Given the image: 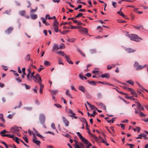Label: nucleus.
Here are the masks:
<instances>
[{"label":"nucleus","mask_w":148,"mask_h":148,"mask_svg":"<svg viewBox=\"0 0 148 148\" xmlns=\"http://www.w3.org/2000/svg\"><path fill=\"white\" fill-rule=\"evenodd\" d=\"M77 134L78 136H79V138L83 143L85 145H87V146H86V148H90L89 147L91 146L92 145L91 143L88 141V140L84 138L81 134L79 132H78L77 133Z\"/></svg>","instance_id":"1"},{"label":"nucleus","mask_w":148,"mask_h":148,"mask_svg":"<svg viewBox=\"0 0 148 148\" xmlns=\"http://www.w3.org/2000/svg\"><path fill=\"white\" fill-rule=\"evenodd\" d=\"M128 36L131 40L137 42L143 40L142 38L139 37L135 34H131L129 35Z\"/></svg>","instance_id":"2"},{"label":"nucleus","mask_w":148,"mask_h":148,"mask_svg":"<svg viewBox=\"0 0 148 148\" xmlns=\"http://www.w3.org/2000/svg\"><path fill=\"white\" fill-rule=\"evenodd\" d=\"M9 132L5 130H4L2 131L0 133V134L3 137H7L8 138H12L13 139L14 137V135H11L10 134H4L5 133H9Z\"/></svg>","instance_id":"3"},{"label":"nucleus","mask_w":148,"mask_h":148,"mask_svg":"<svg viewBox=\"0 0 148 148\" xmlns=\"http://www.w3.org/2000/svg\"><path fill=\"white\" fill-rule=\"evenodd\" d=\"M74 141L75 142L74 145L75 148H84V145L82 143L75 140H74Z\"/></svg>","instance_id":"4"},{"label":"nucleus","mask_w":148,"mask_h":148,"mask_svg":"<svg viewBox=\"0 0 148 148\" xmlns=\"http://www.w3.org/2000/svg\"><path fill=\"white\" fill-rule=\"evenodd\" d=\"M74 141L75 142L74 145L75 148H84V145L82 143L75 140H74Z\"/></svg>","instance_id":"5"},{"label":"nucleus","mask_w":148,"mask_h":148,"mask_svg":"<svg viewBox=\"0 0 148 148\" xmlns=\"http://www.w3.org/2000/svg\"><path fill=\"white\" fill-rule=\"evenodd\" d=\"M146 65H145L143 66H141L137 62H135L134 64V66L136 68V70H141L143 69L146 66Z\"/></svg>","instance_id":"6"},{"label":"nucleus","mask_w":148,"mask_h":148,"mask_svg":"<svg viewBox=\"0 0 148 148\" xmlns=\"http://www.w3.org/2000/svg\"><path fill=\"white\" fill-rule=\"evenodd\" d=\"M34 80L36 82L41 83L42 79L39 74H37L34 77Z\"/></svg>","instance_id":"7"},{"label":"nucleus","mask_w":148,"mask_h":148,"mask_svg":"<svg viewBox=\"0 0 148 148\" xmlns=\"http://www.w3.org/2000/svg\"><path fill=\"white\" fill-rule=\"evenodd\" d=\"M45 116L43 114H40L39 116V120L40 123L41 124L44 125V127H45L44 125V123L45 121Z\"/></svg>","instance_id":"8"},{"label":"nucleus","mask_w":148,"mask_h":148,"mask_svg":"<svg viewBox=\"0 0 148 148\" xmlns=\"http://www.w3.org/2000/svg\"><path fill=\"white\" fill-rule=\"evenodd\" d=\"M58 23L57 22V21L56 20L54 21V23L53 24V27L54 29L56 32H57L58 30Z\"/></svg>","instance_id":"9"},{"label":"nucleus","mask_w":148,"mask_h":148,"mask_svg":"<svg viewBox=\"0 0 148 148\" xmlns=\"http://www.w3.org/2000/svg\"><path fill=\"white\" fill-rule=\"evenodd\" d=\"M78 30L79 32L82 33V32L87 33L88 30V29L86 28H83V27L80 26H78Z\"/></svg>","instance_id":"10"},{"label":"nucleus","mask_w":148,"mask_h":148,"mask_svg":"<svg viewBox=\"0 0 148 148\" xmlns=\"http://www.w3.org/2000/svg\"><path fill=\"white\" fill-rule=\"evenodd\" d=\"M19 130V127L16 126L11 127L10 129V132L12 133H15Z\"/></svg>","instance_id":"11"},{"label":"nucleus","mask_w":148,"mask_h":148,"mask_svg":"<svg viewBox=\"0 0 148 148\" xmlns=\"http://www.w3.org/2000/svg\"><path fill=\"white\" fill-rule=\"evenodd\" d=\"M34 138H33V142L36 144L37 146H40V142L34 136Z\"/></svg>","instance_id":"12"},{"label":"nucleus","mask_w":148,"mask_h":148,"mask_svg":"<svg viewBox=\"0 0 148 148\" xmlns=\"http://www.w3.org/2000/svg\"><path fill=\"white\" fill-rule=\"evenodd\" d=\"M62 119L63 122L64 123L65 126L66 127L68 126H69V121L64 116H63L62 117Z\"/></svg>","instance_id":"13"},{"label":"nucleus","mask_w":148,"mask_h":148,"mask_svg":"<svg viewBox=\"0 0 148 148\" xmlns=\"http://www.w3.org/2000/svg\"><path fill=\"white\" fill-rule=\"evenodd\" d=\"M135 110V113L136 114H139V115L140 116H146V115L144 113H143V112H138V111L136 109V108H134Z\"/></svg>","instance_id":"14"},{"label":"nucleus","mask_w":148,"mask_h":148,"mask_svg":"<svg viewBox=\"0 0 148 148\" xmlns=\"http://www.w3.org/2000/svg\"><path fill=\"white\" fill-rule=\"evenodd\" d=\"M64 58H65L66 61L68 62L69 64H73V62L71 60L70 57L69 56L66 55L65 56Z\"/></svg>","instance_id":"15"},{"label":"nucleus","mask_w":148,"mask_h":148,"mask_svg":"<svg viewBox=\"0 0 148 148\" xmlns=\"http://www.w3.org/2000/svg\"><path fill=\"white\" fill-rule=\"evenodd\" d=\"M33 130L34 131L35 133H36V135L38 136V137H40L43 140H44V138H45L43 136L40 135L39 132L36 130L34 128L33 129Z\"/></svg>","instance_id":"16"},{"label":"nucleus","mask_w":148,"mask_h":148,"mask_svg":"<svg viewBox=\"0 0 148 148\" xmlns=\"http://www.w3.org/2000/svg\"><path fill=\"white\" fill-rule=\"evenodd\" d=\"M86 103L88 105L89 107L91 108V109L93 110H97V108L93 105L91 104L89 102L87 101Z\"/></svg>","instance_id":"17"},{"label":"nucleus","mask_w":148,"mask_h":148,"mask_svg":"<svg viewBox=\"0 0 148 148\" xmlns=\"http://www.w3.org/2000/svg\"><path fill=\"white\" fill-rule=\"evenodd\" d=\"M101 76L102 78L105 77L107 78H109L110 77V75L108 73H106L101 75Z\"/></svg>","instance_id":"18"},{"label":"nucleus","mask_w":148,"mask_h":148,"mask_svg":"<svg viewBox=\"0 0 148 148\" xmlns=\"http://www.w3.org/2000/svg\"><path fill=\"white\" fill-rule=\"evenodd\" d=\"M13 30V28L12 27H9L5 31V32L7 34L10 33Z\"/></svg>","instance_id":"19"},{"label":"nucleus","mask_w":148,"mask_h":148,"mask_svg":"<svg viewBox=\"0 0 148 148\" xmlns=\"http://www.w3.org/2000/svg\"><path fill=\"white\" fill-rule=\"evenodd\" d=\"M79 89V90L84 93L86 92V90L85 88L83 86H80L78 87Z\"/></svg>","instance_id":"20"},{"label":"nucleus","mask_w":148,"mask_h":148,"mask_svg":"<svg viewBox=\"0 0 148 148\" xmlns=\"http://www.w3.org/2000/svg\"><path fill=\"white\" fill-rule=\"evenodd\" d=\"M117 13L119 14L120 15L122 16L123 18L127 19L128 18H127V16H126L121 11H118L117 12Z\"/></svg>","instance_id":"21"},{"label":"nucleus","mask_w":148,"mask_h":148,"mask_svg":"<svg viewBox=\"0 0 148 148\" xmlns=\"http://www.w3.org/2000/svg\"><path fill=\"white\" fill-rule=\"evenodd\" d=\"M50 92L51 95H56V94L58 93V90H49Z\"/></svg>","instance_id":"22"},{"label":"nucleus","mask_w":148,"mask_h":148,"mask_svg":"<svg viewBox=\"0 0 148 148\" xmlns=\"http://www.w3.org/2000/svg\"><path fill=\"white\" fill-rule=\"evenodd\" d=\"M41 19L42 20V23H43L45 24L46 25L48 26L49 25V24L46 21V20L43 17H41Z\"/></svg>","instance_id":"23"},{"label":"nucleus","mask_w":148,"mask_h":148,"mask_svg":"<svg viewBox=\"0 0 148 148\" xmlns=\"http://www.w3.org/2000/svg\"><path fill=\"white\" fill-rule=\"evenodd\" d=\"M39 84L40 85V92L41 94H42V91L44 86L43 84H42L41 83Z\"/></svg>","instance_id":"24"},{"label":"nucleus","mask_w":148,"mask_h":148,"mask_svg":"<svg viewBox=\"0 0 148 148\" xmlns=\"http://www.w3.org/2000/svg\"><path fill=\"white\" fill-rule=\"evenodd\" d=\"M58 49H59L58 45L56 44H54L53 46L52 51H54L56 49L58 50Z\"/></svg>","instance_id":"25"},{"label":"nucleus","mask_w":148,"mask_h":148,"mask_svg":"<svg viewBox=\"0 0 148 148\" xmlns=\"http://www.w3.org/2000/svg\"><path fill=\"white\" fill-rule=\"evenodd\" d=\"M99 107L103 108L105 110H106V106L103 103H100L99 104Z\"/></svg>","instance_id":"26"},{"label":"nucleus","mask_w":148,"mask_h":148,"mask_svg":"<svg viewBox=\"0 0 148 148\" xmlns=\"http://www.w3.org/2000/svg\"><path fill=\"white\" fill-rule=\"evenodd\" d=\"M57 53L58 54L62 56H64L65 57V56H66V55H65V53H64V52L63 51H58L57 52Z\"/></svg>","instance_id":"27"},{"label":"nucleus","mask_w":148,"mask_h":148,"mask_svg":"<svg viewBox=\"0 0 148 148\" xmlns=\"http://www.w3.org/2000/svg\"><path fill=\"white\" fill-rule=\"evenodd\" d=\"M26 12L25 10H23L20 11L19 13V14L21 16H24Z\"/></svg>","instance_id":"28"},{"label":"nucleus","mask_w":148,"mask_h":148,"mask_svg":"<svg viewBox=\"0 0 148 148\" xmlns=\"http://www.w3.org/2000/svg\"><path fill=\"white\" fill-rule=\"evenodd\" d=\"M0 119L3 123L5 122V121L3 118V116L2 114H0Z\"/></svg>","instance_id":"29"},{"label":"nucleus","mask_w":148,"mask_h":148,"mask_svg":"<svg viewBox=\"0 0 148 148\" xmlns=\"http://www.w3.org/2000/svg\"><path fill=\"white\" fill-rule=\"evenodd\" d=\"M127 51L129 53L133 52L135 51V50L131 48H127L126 49Z\"/></svg>","instance_id":"30"},{"label":"nucleus","mask_w":148,"mask_h":148,"mask_svg":"<svg viewBox=\"0 0 148 148\" xmlns=\"http://www.w3.org/2000/svg\"><path fill=\"white\" fill-rule=\"evenodd\" d=\"M31 18L33 19H36L37 17V16L36 14H32L31 15Z\"/></svg>","instance_id":"31"},{"label":"nucleus","mask_w":148,"mask_h":148,"mask_svg":"<svg viewBox=\"0 0 148 148\" xmlns=\"http://www.w3.org/2000/svg\"><path fill=\"white\" fill-rule=\"evenodd\" d=\"M13 140L15 141L17 143L19 144V138L17 137H15V138L14 137L13 138Z\"/></svg>","instance_id":"32"},{"label":"nucleus","mask_w":148,"mask_h":148,"mask_svg":"<svg viewBox=\"0 0 148 148\" xmlns=\"http://www.w3.org/2000/svg\"><path fill=\"white\" fill-rule=\"evenodd\" d=\"M22 85L24 86L26 89H29L30 88V86L27 85L26 84H22Z\"/></svg>","instance_id":"33"},{"label":"nucleus","mask_w":148,"mask_h":148,"mask_svg":"<svg viewBox=\"0 0 148 148\" xmlns=\"http://www.w3.org/2000/svg\"><path fill=\"white\" fill-rule=\"evenodd\" d=\"M44 64L45 66H48L50 65V63L49 62L47 61H45V62Z\"/></svg>","instance_id":"34"},{"label":"nucleus","mask_w":148,"mask_h":148,"mask_svg":"<svg viewBox=\"0 0 148 148\" xmlns=\"http://www.w3.org/2000/svg\"><path fill=\"white\" fill-rule=\"evenodd\" d=\"M126 82L127 83L130 84L131 85H133L134 84V83L131 80H127L126 81Z\"/></svg>","instance_id":"35"},{"label":"nucleus","mask_w":148,"mask_h":148,"mask_svg":"<svg viewBox=\"0 0 148 148\" xmlns=\"http://www.w3.org/2000/svg\"><path fill=\"white\" fill-rule=\"evenodd\" d=\"M64 45L63 43H62L59 47V49H62L65 48Z\"/></svg>","instance_id":"36"},{"label":"nucleus","mask_w":148,"mask_h":148,"mask_svg":"<svg viewBox=\"0 0 148 148\" xmlns=\"http://www.w3.org/2000/svg\"><path fill=\"white\" fill-rule=\"evenodd\" d=\"M25 60L26 61H29L30 60V55L28 54L25 58Z\"/></svg>","instance_id":"37"},{"label":"nucleus","mask_w":148,"mask_h":148,"mask_svg":"<svg viewBox=\"0 0 148 148\" xmlns=\"http://www.w3.org/2000/svg\"><path fill=\"white\" fill-rule=\"evenodd\" d=\"M133 27L135 28H136V29H140V28H141V27L142 28H143V26H142V25H140L139 27H137V26H133Z\"/></svg>","instance_id":"38"},{"label":"nucleus","mask_w":148,"mask_h":148,"mask_svg":"<svg viewBox=\"0 0 148 148\" xmlns=\"http://www.w3.org/2000/svg\"><path fill=\"white\" fill-rule=\"evenodd\" d=\"M90 52L91 54H94L96 52V50L95 49H93L90 50Z\"/></svg>","instance_id":"39"},{"label":"nucleus","mask_w":148,"mask_h":148,"mask_svg":"<svg viewBox=\"0 0 148 148\" xmlns=\"http://www.w3.org/2000/svg\"><path fill=\"white\" fill-rule=\"evenodd\" d=\"M38 8L37 7H36L35 9H31L30 10V12L31 13H32L36 12Z\"/></svg>","instance_id":"40"},{"label":"nucleus","mask_w":148,"mask_h":148,"mask_svg":"<svg viewBox=\"0 0 148 148\" xmlns=\"http://www.w3.org/2000/svg\"><path fill=\"white\" fill-rule=\"evenodd\" d=\"M115 120V118H113L111 120H110V119H108V120H107V121H108V123H113L114 122V121Z\"/></svg>","instance_id":"41"},{"label":"nucleus","mask_w":148,"mask_h":148,"mask_svg":"<svg viewBox=\"0 0 148 148\" xmlns=\"http://www.w3.org/2000/svg\"><path fill=\"white\" fill-rule=\"evenodd\" d=\"M142 137L144 138L146 140H148V137H146V135L144 134H142Z\"/></svg>","instance_id":"42"},{"label":"nucleus","mask_w":148,"mask_h":148,"mask_svg":"<svg viewBox=\"0 0 148 148\" xmlns=\"http://www.w3.org/2000/svg\"><path fill=\"white\" fill-rule=\"evenodd\" d=\"M83 15V14L82 13H80L77 16H75V19H76L77 18H79L80 17L82 16Z\"/></svg>","instance_id":"43"},{"label":"nucleus","mask_w":148,"mask_h":148,"mask_svg":"<svg viewBox=\"0 0 148 148\" xmlns=\"http://www.w3.org/2000/svg\"><path fill=\"white\" fill-rule=\"evenodd\" d=\"M92 137L96 140H97L98 138L95 135L92 134L91 136Z\"/></svg>","instance_id":"44"},{"label":"nucleus","mask_w":148,"mask_h":148,"mask_svg":"<svg viewBox=\"0 0 148 148\" xmlns=\"http://www.w3.org/2000/svg\"><path fill=\"white\" fill-rule=\"evenodd\" d=\"M45 18L46 19L48 18V19H53L52 17H51L50 16V15L49 14H47L46 15Z\"/></svg>","instance_id":"45"},{"label":"nucleus","mask_w":148,"mask_h":148,"mask_svg":"<svg viewBox=\"0 0 148 148\" xmlns=\"http://www.w3.org/2000/svg\"><path fill=\"white\" fill-rule=\"evenodd\" d=\"M117 125L119 126H121V128L123 130L125 129V125L124 124H120L119 125Z\"/></svg>","instance_id":"46"},{"label":"nucleus","mask_w":148,"mask_h":148,"mask_svg":"<svg viewBox=\"0 0 148 148\" xmlns=\"http://www.w3.org/2000/svg\"><path fill=\"white\" fill-rule=\"evenodd\" d=\"M15 4L16 6H20L21 5V3L17 1H15Z\"/></svg>","instance_id":"47"},{"label":"nucleus","mask_w":148,"mask_h":148,"mask_svg":"<svg viewBox=\"0 0 148 148\" xmlns=\"http://www.w3.org/2000/svg\"><path fill=\"white\" fill-rule=\"evenodd\" d=\"M88 83L94 85H96V82L94 81H88Z\"/></svg>","instance_id":"48"},{"label":"nucleus","mask_w":148,"mask_h":148,"mask_svg":"<svg viewBox=\"0 0 148 148\" xmlns=\"http://www.w3.org/2000/svg\"><path fill=\"white\" fill-rule=\"evenodd\" d=\"M75 39L74 38L73 39H69L67 40L69 42H73L75 41Z\"/></svg>","instance_id":"49"},{"label":"nucleus","mask_w":148,"mask_h":148,"mask_svg":"<svg viewBox=\"0 0 148 148\" xmlns=\"http://www.w3.org/2000/svg\"><path fill=\"white\" fill-rule=\"evenodd\" d=\"M80 120L82 122H83L85 123H86V122H87L86 119L84 118H81L80 119Z\"/></svg>","instance_id":"50"},{"label":"nucleus","mask_w":148,"mask_h":148,"mask_svg":"<svg viewBox=\"0 0 148 148\" xmlns=\"http://www.w3.org/2000/svg\"><path fill=\"white\" fill-rule=\"evenodd\" d=\"M69 32V30H64L62 32H61V33L62 34H65Z\"/></svg>","instance_id":"51"},{"label":"nucleus","mask_w":148,"mask_h":148,"mask_svg":"<svg viewBox=\"0 0 148 148\" xmlns=\"http://www.w3.org/2000/svg\"><path fill=\"white\" fill-rule=\"evenodd\" d=\"M23 139L24 140L26 143H28V138L27 137H23Z\"/></svg>","instance_id":"52"},{"label":"nucleus","mask_w":148,"mask_h":148,"mask_svg":"<svg viewBox=\"0 0 148 148\" xmlns=\"http://www.w3.org/2000/svg\"><path fill=\"white\" fill-rule=\"evenodd\" d=\"M16 80L19 83L21 82L22 80L19 77H18V78H16Z\"/></svg>","instance_id":"53"},{"label":"nucleus","mask_w":148,"mask_h":148,"mask_svg":"<svg viewBox=\"0 0 148 148\" xmlns=\"http://www.w3.org/2000/svg\"><path fill=\"white\" fill-rule=\"evenodd\" d=\"M117 21L118 23H124L126 22L125 21H122V20L120 19H117Z\"/></svg>","instance_id":"54"},{"label":"nucleus","mask_w":148,"mask_h":148,"mask_svg":"<svg viewBox=\"0 0 148 148\" xmlns=\"http://www.w3.org/2000/svg\"><path fill=\"white\" fill-rule=\"evenodd\" d=\"M117 3L115 2H113L112 3V5L113 6L114 8H115L117 7Z\"/></svg>","instance_id":"55"},{"label":"nucleus","mask_w":148,"mask_h":148,"mask_svg":"<svg viewBox=\"0 0 148 148\" xmlns=\"http://www.w3.org/2000/svg\"><path fill=\"white\" fill-rule=\"evenodd\" d=\"M30 73H28V74L27 75V79L29 81L31 80V78L30 77Z\"/></svg>","instance_id":"56"},{"label":"nucleus","mask_w":148,"mask_h":148,"mask_svg":"<svg viewBox=\"0 0 148 148\" xmlns=\"http://www.w3.org/2000/svg\"><path fill=\"white\" fill-rule=\"evenodd\" d=\"M75 115V113H74L73 112L71 114V115H70V116H71V117H73L75 119H76L78 117L76 116H74Z\"/></svg>","instance_id":"57"},{"label":"nucleus","mask_w":148,"mask_h":148,"mask_svg":"<svg viewBox=\"0 0 148 148\" xmlns=\"http://www.w3.org/2000/svg\"><path fill=\"white\" fill-rule=\"evenodd\" d=\"M78 51L80 53V54L82 55L84 57H85V55L83 53V52L80 49L78 50Z\"/></svg>","instance_id":"58"},{"label":"nucleus","mask_w":148,"mask_h":148,"mask_svg":"<svg viewBox=\"0 0 148 148\" xmlns=\"http://www.w3.org/2000/svg\"><path fill=\"white\" fill-rule=\"evenodd\" d=\"M54 105L58 108H62V106L58 104H55Z\"/></svg>","instance_id":"59"},{"label":"nucleus","mask_w":148,"mask_h":148,"mask_svg":"<svg viewBox=\"0 0 148 148\" xmlns=\"http://www.w3.org/2000/svg\"><path fill=\"white\" fill-rule=\"evenodd\" d=\"M27 8H29L31 6V3L29 1H27Z\"/></svg>","instance_id":"60"},{"label":"nucleus","mask_w":148,"mask_h":148,"mask_svg":"<svg viewBox=\"0 0 148 148\" xmlns=\"http://www.w3.org/2000/svg\"><path fill=\"white\" fill-rule=\"evenodd\" d=\"M97 114V113L95 111H93V114H91L90 115V116L91 117V116L94 117L95 115V114Z\"/></svg>","instance_id":"61"},{"label":"nucleus","mask_w":148,"mask_h":148,"mask_svg":"<svg viewBox=\"0 0 148 148\" xmlns=\"http://www.w3.org/2000/svg\"><path fill=\"white\" fill-rule=\"evenodd\" d=\"M51 127L53 128V129L54 130L56 129V128L55 127V125L53 123H52L51 124Z\"/></svg>","instance_id":"62"},{"label":"nucleus","mask_w":148,"mask_h":148,"mask_svg":"<svg viewBox=\"0 0 148 148\" xmlns=\"http://www.w3.org/2000/svg\"><path fill=\"white\" fill-rule=\"evenodd\" d=\"M127 145H129L130 146V148H133L134 147V145L132 144H127Z\"/></svg>","instance_id":"63"},{"label":"nucleus","mask_w":148,"mask_h":148,"mask_svg":"<svg viewBox=\"0 0 148 148\" xmlns=\"http://www.w3.org/2000/svg\"><path fill=\"white\" fill-rule=\"evenodd\" d=\"M71 28V29H76L77 28H78V27H77V26H74L72 25H70Z\"/></svg>","instance_id":"64"}]
</instances>
